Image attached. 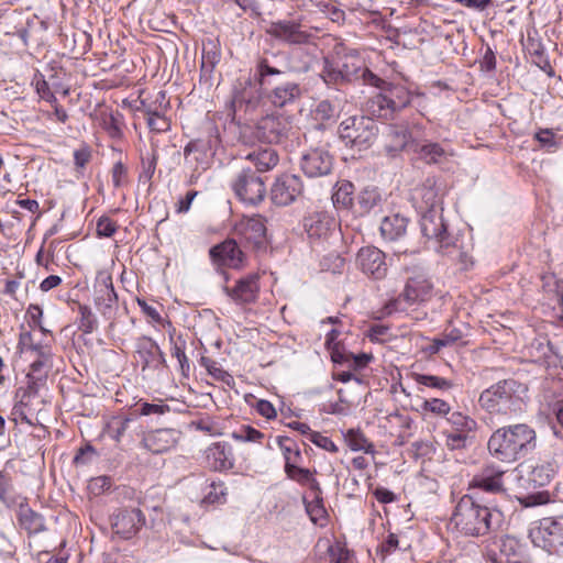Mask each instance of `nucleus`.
<instances>
[{
    "label": "nucleus",
    "instance_id": "f257e3e1",
    "mask_svg": "<svg viewBox=\"0 0 563 563\" xmlns=\"http://www.w3.org/2000/svg\"><path fill=\"white\" fill-rule=\"evenodd\" d=\"M536 431L525 423L497 429L488 440V451L501 462H515L534 450Z\"/></svg>",
    "mask_w": 563,
    "mask_h": 563
},
{
    "label": "nucleus",
    "instance_id": "f03ea898",
    "mask_svg": "<svg viewBox=\"0 0 563 563\" xmlns=\"http://www.w3.org/2000/svg\"><path fill=\"white\" fill-rule=\"evenodd\" d=\"M501 521V514L481 505L470 495H464L455 506L451 523L464 536L482 537L488 534Z\"/></svg>",
    "mask_w": 563,
    "mask_h": 563
},
{
    "label": "nucleus",
    "instance_id": "7ed1b4c3",
    "mask_svg": "<svg viewBox=\"0 0 563 563\" xmlns=\"http://www.w3.org/2000/svg\"><path fill=\"white\" fill-rule=\"evenodd\" d=\"M515 380H504L484 390L479 396L481 406L490 413L511 416L522 410L523 401L517 395Z\"/></svg>",
    "mask_w": 563,
    "mask_h": 563
},
{
    "label": "nucleus",
    "instance_id": "20e7f679",
    "mask_svg": "<svg viewBox=\"0 0 563 563\" xmlns=\"http://www.w3.org/2000/svg\"><path fill=\"white\" fill-rule=\"evenodd\" d=\"M506 489L514 494L523 507L545 505L551 500L548 490H537L525 463L506 474Z\"/></svg>",
    "mask_w": 563,
    "mask_h": 563
},
{
    "label": "nucleus",
    "instance_id": "39448f33",
    "mask_svg": "<svg viewBox=\"0 0 563 563\" xmlns=\"http://www.w3.org/2000/svg\"><path fill=\"white\" fill-rule=\"evenodd\" d=\"M410 103V92L400 85H389L375 93L365 103L368 114L382 119H391Z\"/></svg>",
    "mask_w": 563,
    "mask_h": 563
},
{
    "label": "nucleus",
    "instance_id": "423d86ee",
    "mask_svg": "<svg viewBox=\"0 0 563 563\" xmlns=\"http://www.w3.org/2000/svg\"><path fill=\"white\" fill-rule=\"evenodd\" d=\"M378 133L376 122L365 115H352L339 125V135L345 145L364 150L369 147Z\"/></svg>",
    "mask_w": 563,
    "mask_h": 563
},
{
    "label": "nucleus",
    "instance_id": "0eeeda50",
    "mask_svg": "<svg viewBox=\"0 0 563 563\" xmlns=\"http://www.w3.org/2000/svg\"><path fill=\"white\" fill-rule=\"evenodd\" d=\"M291 129L288 118L282 114H269L263 117L254 128H246L241 133L244 143H253V139L273 144L279 143L287 137Z\"/></svg>",
    "mask_w": 563,
    "mask_h": 563
},
{
    "label": "nucleus",
    "instance_id": "6e6552de",
    "mask_svg": "<svg viewBox=\"0 0 563 563\" xmlns=\"http://www.w3.org/2000/svg\"><path fill=\"white\" fill-rule=\"evenodd\" d=\"M451 430L445 432V444L450 450H462L473 443L478 424L475 419L461 411L448 417Z\"/></svg>",
    "mask_w": 563,
    "mask_h": 563
},
{
    "label": "nucleus",
    "instance_id": "1a4fd4ad",
    "mask_svg": "<svg viewBox=\"0 0 563 563\" xmlns=\"http://www.w3.org/2000/svg\"><path fill=\"white\" fill-rule=\"evenodd\" d=\"M302 227L311 244H322L335 234L338 223L330 212L316 209L307 212Z\"/></svg>",
    "mask_w": 563,
    "mask_h": 563
},
{
    "label": "nucleus",
    "instance_id": "9d476101",
    "mask_svg": "<svg viewBox=\"0 0 563 563\" xmlns=\"http://www.w3.org/2000/svg\"><path fill=\"white\" fill-rule=\"evenodd\" d=\"M231 187L241 201L250 205L261 202L266 195L263 179L251 169L241 170Z\"/></svg>",
    "mask_w": 563,
    "mask_h": 563
},
{
    "label": "nucleus",
    "instance_id": "9b49d317",
    "mask_svg": "<svg viewBox=\"0 0 563 563\" xmlns=\"http://www.w3.org/2000/svg\"><path fill=\"white\" fill-rule=\"evenodd\" d=\"M265 31L272 37L290 45L306 44L311 37L303 27L301 19L272 21Z\"/></svg>",
    "mask_w": 563,
    "mask_h": 563
},
{
    "label": "nucleus",
    "instance_id": "f8f14e48",
    "mask_svg": "<svg viewBox=\"0 0 563 563\" xmlns=\"http://www.w3.org/2000/svg\"><path fill=\"white\" fill-rule=\"evenodd\" d=\"M421 232L428 240H433L442 253L453 246V239L446 232L442 214L437 210L424 211L420 220Z\"/></svg>",
    "mask_w": 563,
    "mask_h": 563
},
{
    "label": "nucleus",
    "instance_id": "ddd939ff",
    "mask_svg": "<svg viewBox=\"0 0 563 563\" xmlns=\"http://www.w3.org/2000/svg\"><path fill=\"white\" fill-rule=\"evenodd\" d=\"M260 274L252 273L239 278L233 286H224L225 295L239 306L255 303L260 296Z\"/></svg>",
    "mask_w": 563,
    "mask_h": 563
},
{
    "label": "nucleus",
    "instance_id": "4468645a",
    "mask_svg": "<svg viewBox=\"0 0 563 563\" xmlns=\"http://www.w3.org/2000/svg\"><path fill=\"white\" fill-rule=\"evenodd\" d=\"M95 305L107 319H112L118 308V296L113 288L112 277L99 273L95 284Z\"/></svg>",
    "mask_w": 563,
    "mask_h": 563
},
{
    "label": "nucleus",
    "instance_id": "2eb2a0df",
    "mask_svg": "<svg viewBox=\"0 0 563 563\" xmlns=\"http://www.w3.org/2000/svg\"><path fill=\"white\" fill-rule=\"evenodd\" d=\"M210 258L217 266L241 269L245 266L246 256L234 240L228 239L209 251Z\"/></svg>",
    "mask_w": 563,
    "mask_h": 563
},
{
    "label": "nucleus",
    "instance_id": "dca6fc26",
    "mask_svg": "<svg viewBox=\"0 0 563 563\" xmlns=\"http://www.w3.org/2000/svg\"><path fill=\"white\" fill-rule=\"evenodd\" d=\"M302 188L300 177L289 174L282 175L272 186L271 199L276 206H288L301 195Z\"/></svg>",
    "mask_w": 563,
    "mask_h": 563
},
{
    "label": "nucleus",
    "instance_id": "f3484780",
    "mask_svg": "<svg viewBox=\"0 0 563 563\" xmlns=\"http://www.w3.org/2000/svg\"><path fill=\"white\" fill-rule=\"evenodd\" d=\"M356 263L364 274L375 279L385 277L387 273L385 254L375 246L362 247L357 253Z\"/></svg>",
    "mask_w": 563,
    "mask_h": 563
},
{
    "label": "nucleus",
    "instance_id": "a211bd4d",
    "mask_svg": "<svg viewBox=\"0 0 563 563\" xmlns=\"http://www.w3.org/2000/svg\"><path fill=\"white\" fill-rule=\"evenodd\" d=\"M144 523L140 509H121L112 520L113 532L123 539H130L137 533Z\"/></svg>",
    "mask_w": 563,
    "mask_h": 563
},
{
    "label": "nucleus",
    "instance_id": "6ab92c4d",
    "mask_svg": "<svg viewBox=\"0 0 563 563\" xmlns=\"http://www.w3.org/2000/svg\"><path fill=\"white\" fill-rule=\"evenodd\" d=\"M333 165L332 156L324 148H313L307 152L301 159V169L308 177L328 175Z\"/></svg>",
    "mask_w": 563,
    "mask_h": 563
},
{
    "label": "nucleus",
    "instance_id": "aec40b11",
    "mask_svg": "<svg viewBox=\"0 0 563 563\" xmlns=\"http://www.w3.org/2000/svg\"><path fill=\"white\" fill-rule=\"evenodd\" d=\"M433 285L423 273L409 277L401 297L410 305L428 301L432 297Z\"/></svg>",
    "mask_w": 563,
    "mask_h": 563
},
{
    "label": "nucleus",
    "instance_id": "412c9836",
    "mask_svg": "<svg viewBox=\"0 0 563 563\" xmlns=\"http://www.w3.org/2000/svg\"><path fill=\"white\" fill-rule=\"evenodd\" d=\"M558 527L559 519L552 520L550 518H544L539 521L538 525L530 528L529 538L536 547L552 553L554 540L556 539Z\"/></svg>",
    "mask_w": 563,
    "mask_h": 563
},
{
    "label": "nucleus",
    "instance_id": "4be33fe9",
    "mask_svg": "<svg viewBox=\"0 0 563 563\" xmlns=\"http://www.w3.org/2000/svg\"><path fill=\"white\" fill-rule=\"evenodd\" d=\"M179 437L180 433L175 429H158L148 432L142 443L148 451L161 454L175 448Z\"/></svg>",
    "mask_w": 563,
    "mask_h": 563
},
{
    "label": "nucleus",
    "instance_id": "5701e85b",
    "mask_svg": "<svg viewBox=\"0 0 563 563\" xmlns=\"http://www.w3.org/2000/svg\"><path fill=\"white\" fill-rule=\"evenodd\" d=\"M506 474V472L498 470L493 465H488L473 477L471 487L479 488L487 493H500L507 490L503 479Z\"/></svg>",
    "mask_w": 563,
    "mask_h": 563
},
{
    "label": "nucleus",
    "instance_id": "b1692460",
    "mask_svg": "<svg viewBox=\"0 0 563 563\" xmlns=\"http://www.w3.org/2000/svg\"><path fill=\"white\" fill-rule=\"evenodd\" d=\"M20 501L16 503V518L20 527L29 534H36L45 530L43 517L30 508L27 498L19 496Z\"/></svg>",
    "mask_w": 563,
    "mask_h": 563
},
{
    "label": "nucleus",
    "instance_id": "393cba45",
    "mask_svg": "<svg viewBox=\"0 0 563 563\" xmlns=\"http://www.w3.org/2000/svg\"><path fill=\"white\" fill-rule=\"evenodd\" d=\"M412 201L421 211L435 210L440 203L439 190L433 178H427L420 186L412 191Z\"/></svg>",
    "mask_w": 563,
    "mask_h": 563
},
{
    "label": "nucleus",
    "instance_id": "a878e982",
    "mask_svg": "<svg viewBox=\"0 0 563 563\" xmlns=\"http://www.w3.org/2000/svg\"><path fill=\"white\" fill-rule=\"evenodd\" d=\"M208 466L213 471H228L234 465L231 446L224 442L211 444L206 450Z\"/></svg>",
    "mask_w": 563,
    "mask_h": 563
},
{
    "label": "nucleus",
    "instance_id": "bb28decb",
    "mask_svg": "<svg viewBox=\"0 0 563 563\" xmlns=\"http://www.w3.org/2000/svg\"><path fill=\"white\" fill-rule=\"evenodd\" d=\"M236 232L246 241L256 246L265 242L266 227L261 216H254L240 221L236 225Z\"/></svg>",
    "mask_w": 563,
    "mask_h": 563
},
{
    "label": "nucleus",
    "instance_id": "cd10ccee",
    "mask_svg": "<svg viewBox=\"0 0 563 563\" xmlns=\"http://www.w3.org/2000/svg\"><path fill=\"white\" fill-rule=\"evenodd\" d=\"M412 151L427 164H442L453 156L450 150L437 142L416 143Z\"/></svg>",
    "mask_w": 563,
    "mask_h": 563
},
{
    "label": "nucleus",
    "instance_id": "c85d7f7f",
    "mask_svg": "<svg viewBox=\"0 0 563 563\" xmlns=\"http://www.w3.org/2000/svg\"><path fill=\"white\" fill-rule=\"evenodd\" d=\"M245 159L250 161L260 173H265L277 166L279 157L277 152L269 147H258L250 151L245 155Z\"/></svg>",
    "mask_w": 563,
    "mask_h": 563
},
{
    "label": "nucleus",
    "instance_id": "c756f323",
    "mask_svg": "<svg viewBox=\"0 0 563 563\" xmlns=\"http://www.w3.org/2000/svg\"><path fill=\"white\" fill-rule=\"evenodd\" d=\"M343 441L353 452H363L365 454L375 455L376 450L374 443L365 435L360 428H351L341 431Z\"/></svg>",
    "mask_w": 563,
    "mask_h": 563
},
{
    "label": "nucleus",
    "instance_id": "7c9ffc66",
    "mask_svg": "<svg viewBox=\"0 0 563 563\" xmlns=\"http://www.w3.org/2000/svg\"><path fill=\"white\" fill-rule=\"evenodd\" d=\"M521 547L512 537H505L500 540L499 552L494 553V563H521Z\"/></svg>",
    "mask_w": 563,
    "mask_h": 563
},
{
    "label": "nucleus",
    "instance_id": "2f4dec72",
    "mask_svg": "<svg viewBox=\"0 0 563 563\" xmlns=\"http://www.w3.org/2000/svg\"><path fill=\"white\" fill-rule=\"evenodd\" d=\"M135 353L142 362V368L150 366L156 357L164 362V354L159 346L151 338L142 336L136 341Z\"/></svg>",
    "mask_w": 563,
    "mask_h": 563
},
{
    "label": "nucleus",
    "instance_id": "473e14b6",
    "mask_svg": "<svg viewBox=\"0 0 563 563\" xmlns=\"http://www.w3.org/2000/svg\"><path fill=\"white\" fill-rule=\"evenodd\" d=\"M221 60V48L218 40L208 38L202 43L201 73L211 75Z\"/></svg>",
    "mask_w": 563,
    "mask_h": 563
},
{
    "label": "nucleus",
    "instance_id": "72a5a7b5",
    "mask_svg": "<svg viewBox=\"0 0 563 563\" xmlns=\"http://www.w3.org/2000/svg\"><path fill=\"white\" fill-rule=\"evenodd\" d=\"M407 223L408 220L398 213L387 216L380 223V233L389 241L398 240L405 234Z\"/></svg>",
    "mask_w": 563,
    "mask_h": 563
},
{
    "label": "nucleus",
    "instance_id": "f704fd0d",
    "mask_svg": "<svg viewBox=\"0 0 563 563\" xmlns=\"http://www.w3.org/2000/svg\"><path fill=\"white\" fill-rule=\"evenodd\" d=\"M300 95V87L296 82H286L276 87L269 98L274 106L282 108L298 99Z\"/></svg>",
    "mask_w": 563,
    "mask_h": 563
},
{
    "label": "nucleus",
    "instance_id": "c9c22d12",
    "mask_svg": "<svg viewBox=\"0 0 563 563\" xmlns=\"http://www.w3.org/2000/svg\"><path fill=\"white\" fill-rule=\"evenodd\" d=\"M340 74L344 79L349 81L357 79L360 77H363L364 80L368 81L372 85H377V82L379 81V79L367 68L361 67L360 59L357 58H352L351 64H349L347 60L344 62L340 69Z\"/></svg>",
    "mask_w": 563,
    "mask_h": 563
},
{
    "label": "nucleus",
    "instance_id": "e433bc0d",
    "mask_svg": "<svg viewBox=\"0 0 563 563\" xmlns=\"http://www.w3.org/2000/svg\"><path fill=\"white\" fill-rule=\"evenodd\" d=\"M537 488L544 487L551 482L554 468L549 463H525Z\"/></svg>",
    "mask_w": 563,
    "mask_h": 563
},
{
    "label": "nucleus",
    "instance_id": "4c0bfd02",
    "mask_svg": "<svg viewBox=\"0 0 563 563\" xmlns=\"http://www.w3.org/2000/svg\"><path fill=\"white\" fill-rule=\"evenodd\" d=\"M387 136L390 139L391 150H413L415 147L416 143L411 141V134L406 126H390Z\"/></svg>",
    "mask_w": 563,
    "mask_h": 563
},
{
    "label": "nucleus",
    "instance_id": "58836bf2",
    "mask_svg": "<svg viewBox=\"0 0 563 563\" xmlns=\"http://www.w3.org/2000/svg\"><path fill=\"white\" fill-rule=\"evenodd\" d=\"M145 117L146 124L153 133H165L170 130L172 122L166 112H156V110H141Z\"/></svg>",
    "mask_w": 563,
    "mask_h": 563
},
{
    "label": "nucleus",
    "instance_id": "ea45409f",
    "mask_svg": "<svg viewBox=\"0 0 563 563\" xmlns=\"http://www.w3.org/2000/svg\"><path fill=\"white\" fill-rule=\"evenodd\" d=\"M277 443L285 459V466H289V464L300 463L301 452L297 443L292 439L288 437H278Z\"/></svg>",
    "mask_w": 563,
    "mask_h": 563
},
{
    "label": "nucleus",
    "instance_id": "a19ab883",
    "mask_svg": "<svg viewBox=\"0 0 563 563\" xmlns=\"http://www.w3.org/2000/svg\"><path fill=\"white\" fill-rule=\"evenodd\" d=\"M353 185L350 181L339 184L332 195V201L335 208L346 209L353 202Z\"/></svg>",
    "mask_w": 563,
    "mask_h": 563
},
{
    "label": "nucleus",
    "instance_id": "79ce46f5",
    "mask_svg": "<svg viewBox=\"0 0 563 563\" xmlns=\"http://www.w3.org/2000/svg\"><path fill=\"white\" fill-rule=\"evenodd\" d=\"M340 332L336 329H332L325 338V346L331 354V360L334 363L343 364L346 360V351L343 345L338 341Z\"/></svg>",
    "mask_w": 563,
    "mask_h": 563
},
{
    "label": "nucleus",
    "instance_id": "37998d69",
    "mask_svg": "<svg viewBox=\"0 0 563 563\" xmlns=\"http://www.w3.org/2000/svg\"><path fill=\"white\" fill-rule=\"evenodd\" d=\"M285 472L292 481L300 484H310L311 488L319 490V484L308 468L299 467L298 464H289V466H285Z\"/></svg>",
    "mask_w": 563,
    "mask_h": 563
},
{
    "label": "nucleus",
    "instance_id": "c03bdc74",
    "mask_svg": "<svg viewBox=\"0 0 563 563\" xmlns=\"http://www.w3.org/2000/svg\"><path fill=\"white\" fill-rule=\"evenodd\" d=\"M13 490V476L5 470L0 471V501L8 507L14 506L20 501L19 496L10 498L9 495Z\"/></svg>",
    "mask_w": 563,
    "mask_h": 563
},
{
    "label": "nucleus",
    "instance_id": "a18cd8bd",
    "mask_svg": "<svg viewBox=\"0 0 563 563\" xmlns=\"http://www.w3.org/2000/svg\"><path fill=\"white\" fill-rule=\"evenodd\" d=\"M131 421L128 417H113L107 423V432L115 442H120Z\"/></svg>",
    "mask_w": 563,
    "mask_h": 563
},
{
    "label": "nucleus",
    "instance_id": "49530a36",
    "mask_svg": "<svg viewBox=\"0 0 563 563\" xmlns=\"http://www.w3.org/2000/svg\"><path fill=\"white\" fill-rule=\"evenodd\" d=\"M451 411V406L443 399L431 398L426 399L421 404V412L432 413L437 417L448 416Z\"/></svg>",
    "mask_w": 563,
    "mask_h": 563
},
{
    "label": "nucleus",
    "instance_id": "de8ad7c7",
    "mask_svg": "<svg viewBox=\"0 0 563 563\" xmlns=\"http://www.w3.org/2000/svg\"><path fill=\"white\" fill-rule=\"evenodd\" d=\"M415 382L419 385H423L427 387L448 390L452 387V383L443 377L434 376V375H426L415 373L412 375Z\"/></svg>",
    "mask_w": 563,
    "mask_h": 563
},
{
    "label": "nucleus",
    "instance_id": "09e8293b",
    "mask_svg": "<svg viewBox=\"0 0 563 563\" xmlns=\"http://www.w3.org/2000/svg\"><path fill=\"white\" fill-rule=\"evenodd\" d=\"M306 510L313 523L323 526L327 519V510L321 498L316 495L311 501L307 503Z\"/></svg>",
    "mask_w": 563,
    "mask_h": 563
},
{
    "label": "nucleus",
    "instance_id": "8fccbe9b",
    "mask_svg": "<svg viewBox=\"0 0 563 563\" xmlns=\"http://www.w3.org/2000/svg\"><path fill=\"white\" fill-rule=\"evenodd\" d=\"M232 438L240 442H261L264 434L251 426H242L232 433Z\"/></svg>",
    "mask_w": 563,
    "mask_h": 563
},
{
    "label": "nucleus",
    "instance_id": "3c124183",
    "mask_svg": "<svg viewBox=\"0 0 563 563\" xmlns=\"http://www.w3.org/2000/svg\"><path fill=\"white\" fill-rule=\"evenodd\" d=\"M141 110H156V112H167L169 110L170 103L169 100L166 97L165 91H158L155 95V99L152 102H147L143 100Z\"/></svg>",
    "mask_w": 563,
    "mask_h": 563
},
{
    "label": "nucleus",
    "instance_id": "603ef678",
    "mask_svg": "<svg viewBox=\"0 0 563 563\" xmlns=\"http://www.w3.org/2000/svg\"><path fill=\"white\" fill-rule=\"evenodd\" d=\"M79 312L80 319L78 328L85 333H91L96 329L97 321L92 316L90 308L87 306H80Z\"/></svg>",
    "mask_w": 563,
    "mask_h": 563
},
{
    "label": "nucleus",
    "instance_id": "864d4df0",
    "mask_svg": "<svg viewBox=\"0 0 563 563\" xmlns=\"http://www.w3.org/2000/svg\"><path fill=\"white\" fill-rule=\"evenodd\" d=\"M313 115L317 121L327 122L335 117V109L331 102L323 100L316 107Z\"/></svg>",
    "mask_w": 563,
    "mask_h": 563
},
{
    "label": "nucleus",
    "instance_id": "5fc2aeb1",
    "mask_svg": "<svg viewBox=\"0 0 563 563\" xmlns=\"http://www.w3.org/2000/svg\"><path fill=\"white\" fill-rule=\"evenodd\" d=\"M310 442H312L318 448H320L324 451H328L330 453L339 452L338 445L329 437H325V435L321 434L320 432L316 431L313 433H310Z\"/></svg>",
    "mask_w": 563,
    "mask_h": 563
},
{
    "label": "nucleus",
    "instance_id": "6e6d98bb",
    "mask_svg": "<svg viewBox=\"0 0 563 563\" xmlns=\"http://www.w3.org/2000/svg\"><path fill=\"white\" fill-rule=\"evenodd\" d=\"M192 427L197 430H200L209 435H218L221 434L219 424L211 418H201L197 421H194Z\"/></svg>",
    "mask_w": 563,
    "mask_h": 563
},
{
    "label": "nucleus",
    "instance_id": "4d7b16f0",
    "mask_svg": "<svg viewBox=\"0 0 563 563\" xmlns=\"http://www.w3.org/2000/svg\"><path fill=\"white\" fill-rule=\"evenodd\" d=\"M534 139L540 143L542 147L548 150H555L558 142L555 141L554 133L549 129H542L534 134Z\"/></svg>",
    "mask_w": 563,
    "mask_h": 563
},
{
    "label": "nucleus",
    "instance_id": "13d9d810",
    "mask_svg": "<svg viewBox=\"0 0 563 563\" xmlns=\"http://www.w3.org/2000/svg\"><path fill=\"white\" fill-rule=\"evenodd\" d=\"M117 231V223L110 218L102 217L97 222V233L100 236L110 238Z\"/></svg>",
    "mask_w": 563,
    "mask_h": 563
},
{
    "label": "nucleus",
    "instance_id": "bf43d9fd",
    "mask_svg": "<svg viewBox=\"0 0 563 563\" xmlns=\"http://www.w3.org/2000/svg\"><path fill=\"white\" fill-rule=\"evenodd\" d=\"M257 71H258L261 85L269 84V80H268L269 76L282 74V71L279 69L272 67L266 59H262L258 63Z\"/></svg>",
    "mask_w": 563,
    "mask_h": 563
},
{
    "label": "nucleus",
    "instance_id": "052dcab7",
    "mask_svg": "<svg viewBox=\"0 0 563 563\" xmlns=\"http://www.w3.org/2000/svg\"><path fill=\"white\" fill-rule=\"evenodd\" d=\"M372 358L373 356L371 354L361 353L355 355L353 353L346 352V360L343 362V364H350L355 369H358L365 367Z\"/></svg>",
    "mask_w": 563,
    "mask_h": 563
},
{
    "label": "nucleus",
    "instance_id": "680f3d73",
    "mask_svg": "<svg viewBox=\"0 0 563 563\" xmlns=\"http://www.w3.org/2000/svg\"><path fill=\"white\" fill-rule=\"evenodd\" d=\"M210 487H211V490L205 497L203 501L208 503V504L222 503L225 497L223 484L222 483H219V484L212 483Z\"/></svg>",
    "mask_w": 563,
    "mask_h": 563
},
{
    "label": "nucleus",
    "instance_id": "e2e57ef3",
    "mask_svg": "<svg viewBox=\"0 0 563 563\" xmlns=\"http://www.w3.org/2000/svg\"><path fill=\"white\" fill-rule=\"evenodd\" d=\"M459 340V335L453 332L449 334H444L442 338H437L432 341L430 346V351L432 353H438L442 347L453 344Z\"/></svg>",
    "mask_w": 563,
    "mask_h": 563
},
{
    "label": "nucleus",
    "instance_id": "0e129e2a",
    "mask_svg": "<svg viewBox=\"0 0 563 563\" xmlns=\"http://www.w3.org/2000/svg\"><path fill=\"white\" fill-rule=\"evenodd\" d=\"M169 410V407L164 404H148L143 402L140 406V413L142 416H150V415H163Z\"/></svg>",
    "mask_w": 563,
    "mask_h": 563
},
{
    "label": "nucleus",
    "instance_id": "69168bd1",
    "mask_svg": "<svg viewBox=\"0 0 563 563\" xmlns=\"http://www.w3.org/2000/svg\"><path fill=\"white\" fill-rule=\"evenodd\" d=\"M112 183L117 188L126 183V168L121 162H117L112 167Z\"/></svg>",
    "mask_w": 563,
    "mask_h": 563
},
{
    "label": "nucleus",
    "instance_id": "338daca9",
    "mask_svg": "<svg viewBox=\"0 0 563 563\" xmlns=\"http://www.w3.org/2000/svg\"><path fill=\"white\" fill-rule=\"evenodd\" d=\"M111 486L110 478L107 476H98L90 481L89 489L95 494H101L102 492L109 489Z\"/></svg>",
    "mask_w": 563,
    "mask_h": 563
},
{
    "label": "nucleus",
    "instance_id": "774afa93",
    "mask_svg": "<svg viewBox=\"0 0 563 563\" xmlns=\"http://www.w3.org/2000/svg\"><path fill=\"white\" fill-rule=\"evenodd\" d=\"M91 158V152L88 147L84 146L75 151L74 161L78 168H84Z\"/></svg>",
    "mask_w": 563,
    "mask_h": 563
}]
</instances>
